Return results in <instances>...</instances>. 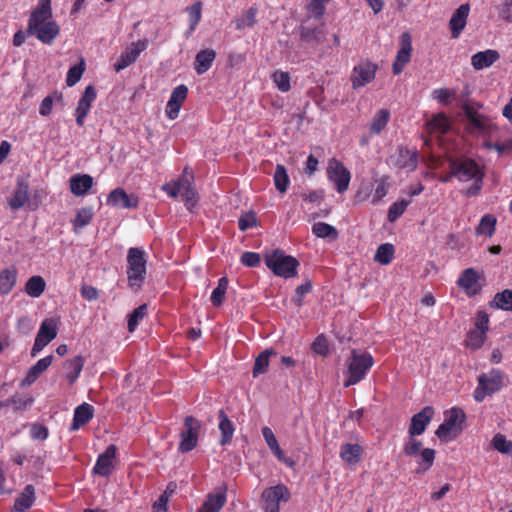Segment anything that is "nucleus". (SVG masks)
I'll return each instance as SVG.
<instances>
[{
  "instance_id": "obj_19",
  "label": "nucleus",
  "mask_w": 512,
  "mask_h": 512,
  "mask_svg": "<svg viewBox=\"0 0 512 512\" xmlns=\"http://www.w3.org/2000/svg\"><path fill=\"white\" fill-rule=\"evenodd\" d=\"M147 48V43L144 40H139L134 42L126 48V50L120 55L117 62L114 64V69L116 72H119L131 64H133L141 52H143Z\"/></svg>"
},
{
  "instance_id": "obj_5",
  "label": "nucleus",
  "mask_w": 512,
  "mask_h": 512,
  "mask_svg": "<svg viewBox=\"0 0 512 512\" xmlns=\"http://www.w3.org/2000/svg\"><path fill=\"white\" fill-rule=\"evenodd\" d=\"M147 255L138 247H131L127 252V280L133 289H139L146 277Z\"/></svg>"
},
{
  "instance_id": "obj_8",
  "label": "nucleus",
  "mask_w": 512,
  "mask_h": 512,
  "mask_svg": "<svg viewBox=\"0 0 512 512\" xmlns=\"http://www.w3.org/2000/svg\"><path fill=\"white\" fill-rule=\"evenodd\" d=\"M266 266L276 275L283 278H291L297 274L298 261L282 250L267 252L264 257Z\"/></svg>"
},
{
  "instance_id": "obj_41",
  "label": "nucleus",
  "mask_w": 512,
  "mask_h": 512,
  "mask_svg": "<svg viewBox=\"0 0 512 512\" xmlns=\"http://www.w3.org/2000/svg\"><path fill=\"white\" fill-rule=\"evenodd\" d=\"M66 378L70 384H73L79 377L83 366H84V358L82 356H75L71 359H68L65 364Z\"/></svg>"
},
{
  "instance_id": "obj_18",
  "label": "nucleus",
  "mask_w": 512,
  "mask_h": 512,
  "mask_svg": "<svg viewBox=\"0 0 512 512\" xmlns=\"http://www.w3.org/2000/svg\"><path fill=\"white\" fill-rule=\"evenodd\" d=\"M418 157L419 155L416 149L400 147L396 154L391 156L390 159L395 167L414 171L418 165Z\"/></svg>"
},
{
  "instance_id": "obj_48",
  "label": "nucleus",
  "mask_w": 512,
  "mask_h": 512,
  "mask_svg": "<svg viewBox=\"0 0 512 512\" xmlns=\"http://www.w3.org/2000/svg\"><path fill=\"white\" fill-rule=\"evenodd\" d=\"M276 352L272 349H266L262 353L258 355L255 359V364L253 368V377H258L261 374H264L269 366V358L271 355H275Z\"/></svg>"
},
{
  "instance_id": "obj_50",
  "label": "nucleus",
  "mask_w": 512,
  "mask_h": 512,
  "mask_svg": "<svg viewBox=\"0 0 512 512\" xmlns=\"http://www.w3.org/2000/svg\"><path fill=\"white\" fill-rule=\"evenodd\" d=\"M271 79H272L274 85L276 86V88L279 91H281L283 93H286V92L290 91V89H291V77H290V74L288 72H285V71H282V70H276L271 75Z\"/></svg>"
},
{
  "instance_id": "obj_27",
  "label": "nucleus",
  "mask_w": 512,
  "mask_h": 512,
  "mask_svg": "<svg viewBox=\"0 0 512 512\" xmlns=\"http://www.w3.org/2000/svg\"><path fill=\"white\" fill-rule=\"evenodd\" d=\"M469 11L470 6L468 4H462L453 13L449 21V28L453 38H458L465 28Z\"/></svg>"
},
{
  "instance_id": "obj_10",
  "label": "nucleus",
  "mask_w": 512,
  "mask_h": 512,
  "mask_svg": "<svg viewBox=\"0 0 512 512\" xmlns=\"http://www.w3.org/2000/svg\"><path fill=\"white\" fill-rule=\"evenodd\" d=\"M327 176L328 179L334 183L338 193H344L348 190L351 174L343 163L336 158H332L328 161Z\"/></svg>"
},
{
  "instance_id": "obj_62",
  "label": "nucleus",
  "mask_w": 512,
  "mask_h": 512,
  "mask_svg": "<svg viewBox=\"0 0 512 512\" xmlns=\"http://www.w3.org/2000/svg\"><path fill=\"white\" fill-rule=\"evenodd\" d=\"M257 225V218L254 212H247L243 214L238 220V227L241 231H246Z\"/></svg>"
},
{
  "instance_id": "obj_11",
  "label": "nucleus",
  "mask_w": 512,
  "mask_h": 512,
  "mask_svg": "<svg viewBox=\"0 0 512 512\" xmlns=\"http://www.w3.org/2000/svg\"><path fill=\"white\" fill-rule=\"evenodd\" d=\"M200 422L192 416H187L184 420V430L180 434V444L178 450L182 453L193 450L198 443L200 432Z\"/></svg>"
},
{
  "instance_id": "obj_29",
  "label": "nucleus",
  "mask_w": 512,
  "mask_h": 512,
  "mask_svg": "<svg viewBox=\"0 0 512 512\" xmlns=\"http://www.w3.org/2000/svg\"><path fill=\"white\" fill-rule=\"evenodd\" d=\"M29 184L23 178L17 180V186L8 204L13 211H17L28 202Z\"/></svg>"
},
{
  "instance_id": "obj_15",
  "label": "nucleus",
  "mask_w": 512,
  "mask_h": 512,
  "mask_svg": "<svg viewBox=\"0 0 512 512\" xmlns=\"http://www.w3.org/2000/svg\"><path fill=\"white\" fill-rule=\"evenodd\" d=\"M378 66L371 61H362L356 65L351 74V83L354 89L364 87L375 78Z\"/></svg>"
},
{
  "instance_id": "obj_31",
  "label": "nucleus",
  "mask_w": 512,
  "mask_h": 512,
  "mask_svg": "<svg viewBox=\"0 0 512 512\" xmlns=\"http://www.w3.org/2000/svg\"><path fill=\"white\" fill-rule=\"evenodd\" d=\"M451 127L450 119L445 113L440 112L433 115V117L427 121L425 129L429 134L442 135L448 132Z\"/></svg>"
},
{
  "instance_id": "obj_45",
  "label": "nucleus",
  "mask_w": 512,
  "mask_h": 512,
  "mask_svg": "<svg viewBox=\"0 0 512 512\" xmlns=\"http://www.w3.org/2000/svg\"><path fill=\"white\" fill-rule=\"evenodd\" d=\"M417 456H418V458L416 460V462L418 464L417 472L424 473V472L428 471L434 463L435 450L430 449V448H424L421 450L420 453H418Z\"/></svg>"
},
{
  "instance_id": "obj_13",
  "label": "nucleus",
  "mask_w": 512,
  "mask_h": 512,
  "mask_svg": "<svg viewBox=\"0 0 512 512\" xmlns=\"http://www.w3.org/2000/svg\"><path fill=\"white\" fill-rule=\"evenodd\" d=\"M457 285L469 297L479 294L484 286V279L474 268L465 269L457 280Z\"/></svg>"
},
{
  "instance_id": "obj_47",
  "label": "nucleus",
  "mask_w": 512,
  "mask_h": 512,
  "mask_svg": "<svg viewBox=\"0 0 512 512\" xmlns=\"http://www.w3.org/2000/svg\"><path fill=\"white\" fill-rule=\"evenodd\" d=\"M274 184L280 193H285L289 187L290 179L286 168L282 164H277L274 172Z\"/></svg>"
},
{
  "instance_id": "obj_49",
  "label": "nucleus",
  "mask_w": 512,
  "mask_h": 512,
  "mask_svg": "<svg viewBox=\"0 0 512 512\" xmlns=\"http://www.w3.org/2000/svg\"><path fill=\"white\" fill-rule=\"evenodd\" d=\"M394 253L395 249L392 244H381L376 250V253L374 255V261L381 265H387L393 260Z\"/></svg>"
},
{
  "instance_id": "obj_24",
  "label": "nucleus",
  "mask_w": 512,
  "mask_h": 512,
  "mask_svg": "<svg viewBox=\"0 0 512 512\" xmlns=\"http://www.w3.org/2000/svg\"><path fill=\"white\" fill-rule=\"evenodd\" d=\"M107 205L121 208H136L138 206V198L129 196L124 189L116 188L112 190L107 197Z\"/></svg>"
},
{
  "instance_id": "obj_34",
  "label": "nucleus",
  "mask_w": 512,
  "mask_h": 512,
  "mask_svg": "<svg viewBox=\"0 0 512 512\" xmlns=\"http://www.w3.org/2000/svg\"><path fill=\"white\" fill-rule=\"evenodd\" d=\"M94 414V408L88 403H83L76 407L73 416V422L71 425V430L76 431L86 423H88Z\"/></svg>"
},
{
  "instance_id": "obj_56",
  "label": "nucleus",
  "mask_w": 512,
  "mask_h": 512,
  "mask_svg": "<svg viewBox=\"0 0 512 512\" xmlns=\"http://www.w3.org/2000/svg\"><path fill=\"white\" fill-rule=\"evenodd\" d=\"M85 70L84 62L81 61L79 64L69 68L66 76V84L69 87L74 86L81 79Z\"/></svg>"
},
{
  "instance_id": "obj_44",
  "label": "nucleus",
  "mask_w": 512,
  "mask_h": 512,
  "mask_svg": "<svg viewBox=\"0 0 512 512\" xmlns=\"http://www.w3.org/2000/svg\"><path fill=\"white\" fill-rule=\"evenodd\" d=\"M312 233L318 238L336 240L339 236L337 229L325 222H317L312 226Z\"/></svg>"
},
{
  "instance_id": "obj_55",
  "label": "nucleus",
  "mask_w": 512,
  "mask_h": 512,
  "mask_svg": "<svg viewBox=\"0 0 512 512\" xmlns=\"http://www.w3.org/2000/svg\"><path fill=\"white\" fill-rule=\"evenodd\" d=\"M409 204V200H400L394 202L388 209V220L390 222H395L406 211Z\"/></svg>"
},
{
  "instance_id": "obj_61",
  "label": "nucleus",
  "mask_w": 512,
  "mask_h": 512,
  "mask_svg": "<svg viewBox=\"0 0 512 512\" xmlns=\"http://www.w3.org/2000/svg\"><path fill=\"white\" fill-rule=\"evenodd\" d=\"M415 437L416 436H409L408 441L404 445V453L407 456H417L422 450V442Z\"/></svg>"
},
{
  "instance_id": "obj_64",
  "label": "nucleus",
  "mask_w": 512,
  "mask_h": 512,
  "mask_svg": "<svg viewBox=\"0 0 512 512\" xmlns=\"http://www.w3.org/2000/svg\"><path fill=\"white\" fill-rule=\"evenodd\" d=\"M172 493L173 490H165L153 504V512H167V504Z\"/></svg>"
},
{
  "instance_id": "obj_46",
  "label": "nucleus",
  "mask_w": 512,
  "mask_h": 512,
  "mask_svg": "<svg viewBox=\"0 0 512 512\" xmlns=\"http://www.w3.org/2000/svg\"><path fill=\"white\" fill-rule=\"evenodd\" d=\"M491 446L497 452L503 455L512 454V441L509 440L504 434L496 433L491 439Z\"/></svg>"
},
{
  "instance_id": "obj_59",
  "label": "nucleus",
  "mask_w": 512,
  "mask_h": 512,
  "mask_svg": "<svg viewBox=\"0 0 512 512\" xmlns=\"http://www.w3.org/2000/svg\"><path fill=\"white\" fill-rule=\"evenodd\" d=\"M455 96V92L447 88H438L432 91V97L440 104H449L451 99Z\"/></svg>"
},
{
  "instance_id": "obj_3",
  "label": "nucleus",
  "mask_w": 512,
  "mask_h": 512,
  "mask_svg": "<svg viewBox=\"0 0 512 512\" xmlns=\"http://www.w3.org/2000/svg\"><path fill=\"white\" fill-rule=\"evenodd\" d=\"M161 189L171 198H176L181 194L188 210H192L198 202L197 192L194 187V175L187 167L184 168L181 176L176 181L165 183Z\"/></svg>"
},
{
  "instance_id": "obj_42",
  "label": "nucleus",
  "mask_w": 512,
  "mask_h": 512,
  "mask_svg": "<svg viewBox=\"0 0 512 512\" xmlns=\"http://www.w3.org/2000/svg\"><path fill=\"white\" fill-rule=\"evenodd\" d=\"M94 211L92 207H83L76 212V216L72 221L75 232L86 227L93 219Z\"/></svg>"
},
{
  "instance_id": "obj_52",
  "label": "nucleus",
  "mask_w": 512,
  "mask_h": 512,
  "mask_svg": "<svg viewBox=\"0 0 512 512\" xmlns=\"http://www.w3.org/2000/svg\"><path fill=\"white\" fill-rule=\"evenodd\" d=\"M486 338L487 334L473 329L468 333L465 344L467 347L477 350L483 346Z\"/></svg>"
},
{
  "instance_id": "obj_40",
  "label": "nucleus",
  "mask_w": 512,
  "mask_h": 512,
  "mask_svg": "<svg viewBox=\"0 0 512 512\" xmlns=\"http://www.w3.org/2000/svg\"><path fill=\"white\" fill-rule=\"evenodd\" d=\"M489 306L493 309L512 311V290L505 289L502 292L496 293Z\"/></svg>"
},
{
  "instance_id": "obj_17",
  "label": "nucleus",
  "mask_w": 512,
  "mask_h": 512,
  "mask_svg": "<svg viewBox=\"0 0 512 512\" xmlns=\"http://www.w3.org/2000/svg\"><path fill=\"white\" fill-rule=\"evenodd\" d=\"M227 501V486L221 485L208 493L197 512H219Z\"/></svg>"
},
{
  "instance_id": "obj_25",
  "label": "nucleus",
  "mask_w": 512,
  "mask_h": 512,
  "mask_svg": "<svg viewBox=\"0 0 512 512\" xmlns=\"http://www.w3.org/2000/svg\"><path fill=\"white\" fill-rule=\"evenodd\" d=\"M261 432H262L263 438H264L267 446L269 447V449L271 450L273 455L280 462H283L288 467H294L295 466V461L293 459L285 456V454L282 451V449L280 448V446L278 444V441H277L273 431L271 430V428L263 427Z\"/></svg>"
},
{
  "instance_id": "obj_21",
  "label": "nucleus",
  "mask_w": 512,
  "mask_h": 512,
  "mask_svg": "<svg viewBox=\"0 0 512 512\" xmlns=\"http://www.w3.org/2000/svg\"><path fill=\"white\" fill-rule=\"evenodd\" d=\"M116 452V446L113 444L109 445L106 450L98 456L93 472L104 477L109 476L114 468L113 463L116 457Z\"/></svg>"
},
{
  "instance_id": "obj_16",
  "label": "nucleus",
  "mask_w": 512,
  "mask_h": 512,
  "mask_svg": "<svg viewBox=\"0 0 512 512\" xmlns=\"http://www.w3.org/2000/svg\"><path fill=\"white\" fill-rule=\"evenodd\" d=\"M412 51L413 46L410 33H402L399 41V49L392 65V71L395 75H399L410 62Z\"/></svg>"
},
{
  "instance_id": "obj_7",
  "label": "nucleus",
  "mask_w": 512,
  "mask_h": 512,
  "mask_svg": "<svg viewBox=\"0 0 512 512\" xmlns=\"http://www.w3.org/2000/svg\"><path fill=\"white\" fill-rule=\"evenodd\" d=\"M506 375L499 369H491L486 373L478 376V385L473 392V397L476 402H482L487 396L501 390L505 385Z\"/></svg>"
},
{
  "instance_id": "obj_58",
  "label": "nucleus",
  "mask_w": 512,
  "mask_h": 512,
  "mask_svg": "<svg viewBox=\"0 0 512 512\" xmlns=\"http://www.w3.org/2000/svg\"><path fill=\"white\" fill-rule=\"evenodd\" d=\"M388 182L386 177H382L375 180V189L373 194L372 202L378 203L388 193Z\"/></svg>"
},
{
  "instance_id": "obj_33",
  "label": "nucleus",
  "mask_w": 512,
  "mask_h": 512,
  "mask_svg": "<svg viewBox=\"0 0 512 512\" xmlns=\"http://www.w3.org/2000/svg\"><path fill=\"white\" fill-rule=\"evenodd\" d=\"M69 183L75 196H83L92 188L93 178L88 174H76L70 178Z\"/></svg>"
},
{
  "instance_id": "obj_54",
  "label": "nucleus",
  "mask_w": 512,
  "mask_h": 512,
  "mask_svg": "<svg viewBox=\"0 0 512 512\" xmlns=\"http://www.w3.org/2000/svg\"><path fill=\"white\" fill-rule=\"evenodd\" d=\"M187 12L189 14V33L194 32L196 29V26L201 20V14H202V4L201 2H195L192 6L187 8Z\"/></svg>"
},
{
  "instance_id": "obj_36",
  "label": "nucleus",
  "mask_w": 512,
  "mask_h": 512,
  "mask_svg": "<svg viewBox=\"0 0 512 512\" xmlns=\"http://www.w3.org/2000/svg\"><path fill=\"white\" fill-rule=\"evenodd\" d=\"M18 270L8 267L0 271V295H8L17 283Z\"/></svg>"
},
{
  "instance_id": "obj_43",
  "label": "nucleus",
  "mask_w": 512,
  "mask_h": 512,
  "mask_svg": "<svg viewBox=\"0 0 512 512\" xmlns=\"http://www.w3.org/2000/svg\"><path fill=\"white\" fill-rule=\"evenodd\" d=\"M390 119V112L387 109H380L372 118L370 125L371 134H380L387 126Z\"/></svg>"
},
{
  "instance_id": "obj_9",
  "label": "nucleus",
  "mask_w": 512,
  "mask_h": 512,
  "mask_svg": "<svg viewBox=\"0 0 512 512\" xmlns=\"http://www.w3.org/2000/svg\"><path fill=\"white\" fill-rule=\"evenodd\" d=\"M290 499L289 489L283 485L278 484L266 488L262 493V501L265 512H279L280 503L287 502Z\"/></svg>"
},
{
  "instance_id": "obj_30",
  "label": "nucleus",
  "mask_w": 512,
  "mask_h": 512,
  "mask_svg": "<svg viewBox=\"0 0 512 512\" xmlns=\"http://www.w3.org/2000/svg\"><path fill=\"white\" fill-rule=\"evenodd\" d=\"M499 58L500 55L498 51L494 49H487L472 55L471 65L475 70H482L493 65Z\"/></svg>"
},
{
  "instance_id": "obj_2",
  "label": "nucleus",
  "mask_w": 512,
  "mask_h": 512,
  "mask_svg": "<svg viewBox=\"0 0 512 512\" xmlns=\"http://www.w3.org/2000/svg\"><path fill=\"white\" fill-rule=\"evenodd\" d=\"M449 168L451 176H454L460 182H472L464 191L467 197L477 195L483 186L484 168L471 158H449Z\"/></svg>"
},
{
  "instance_id": "obj_39",
  "label": "nucleus",
  "mask_w": 512,
  "mask_h": 512,
  "mask_svg": "<svg viewBox=\"0 0 512 512\" xmlns=\"http://www.w3.org/2000/svg\"><path fill=\"white\" fill-rule=\"evenodd\" d=\"M46 289V282L40 275L30 277L25 283L24 291L32 298H39Z\"/></svg>"
},
{
  "instance_id": "obj_6",
  "label": "nucleus",
  "mask_w": 512,
  "mask_h": 512,
  "mask_svg": "<svg viewBox=\"0 0 512 512\" xmlns=\"http://www.w3.org/2000/svg\"><path fill=\"white\" fill-rule=\"evenodd\" d=\"M444 422L436 429V436L443 442L458 437L464 429L465 412L459 407H452L444 412Z\"/></svg>"
},
{
  "instance_id": "obj_38",
  "label": "nucleus",
  "mask_w": 512,
  "mask_h": 512,
  "mask_svg": "<svg viewBox=\"0 0 512 512\" xmlns=\"http://www.w3.org/2000/svg\"><path fill=\"white\" fill-rule=\"evenodd\" d=\"M497 218L492 214H485L481 217L479 224L475 228L476 236H486L491 238L496 230Z\"/></svg>"
},
{
  "instance_id": "obj_60",
  "label": "nucleus",
  "mask_w": 512,
  "mask_h": 512,
  "mask_svg": "<svg viewBox=\"0 0 512 512\" xmlns=\"http://www.w3.org/2000/svg\"><path fill=\"white\" fill-rule=\"evenodd\" d=\"M256 15L257 9L255 7H250L246 13L242 16L237 24L238 29H243L245 27H251L256 23Z\"/></svg>"
},
{
  "instance_id": "obj_28",
  "label": "nucleus",
  "mask_w": 512,
  "mask_h": 512,
  "mask_svg": "<svg viewBox=\"0 0 512 512\" xmlns=\"http://www.w3.org/2000/svg\"><path fill=\"white\" fill-rule=\"evenodd\" d=\"M52 361V355L39 359L36 364L30 367V369L27 371L25 377L21 380L20 386H31L39 378V376L49 368V366L52 364Z\"/></svg>"
},
{
  "instance_id": "obj_63",
  "label": "nucleus",
  "mask_w": 512,
  "mask_h": 512,
  "mask_svg": "<svg viewBox=\"0 0 512 512\" xmlns=\"http://www.w3.org/2000/svg\"><path fill=\"white\" fill-rule=\"evenodd\" d=\"M511 7L512 0H502V3L497 6L499 17L507 23L512 22Z\"/></svg>"
},
{
  "instance_id": "obj_32",
  "label": "nucleus",
  "mask_w": 512,
  "mask_h": 512,
  "mask_svg": "<svg viewBox=\"0 0 512 512\" xmlns=\"http://www.w3.org/2000/svg\"><path fill=\"white\" fill-rule=\"evenodd\" d=\"M35 501V488L33 485H27L16 498L12 512H27Z\"/></svg>"
},
{
  "instance_id": "obj_22",
  "label": "nucleus",
  "mask_w": 512,
  "mask_h": 512,
  "mask_svg": "<svg viewBox=\"0 0 512 512\" xmlns=\"http://www.w3.org/2000/svg\"><path fill=\"white\" fill-rule=\"evenodd\" d=\"M434 409L432 406H425L420 412L415 414L411 419L408 430L409 436H419L424 433L426 427L432 420Z\"/></svg>"
},
{
  "instance_id": "obj_51",
  "label": "nucleus",
  "mask_w": 512,
  "mask_h": 512,
  "mask_svg": "<svg viewBox=\"0 0 512 512\" xmlns=\"http://www.w3.org/2000/svg\"><path fill=\"white\" fill-rule=\"evenodd\" d=\"M228 288V279L222 277L218 280V284L211 294V302L214 306H220L223 303L224 296Z\"/></svg>"
},
{
  "instance_id": "obj_53",
  "label": "nucleus",
  "mask_w": 512,
  "mask_h": 512,
  "mask_svg": "<svg viewBox=\"0 0 512 512\" xmlns=\"http://www.w3.org/2000/svg\"><path fill=\"white\" fill-rule=\"evenodd\" d=\"M147 315V305L137 307L128 317V330L134 332L139 322Z\"/></svg>"
},
{
  "instance_id": "obj_35",
  "label": "nucleus",
  "mask_w": 512,
  "mask_h": 512,
  "mask_svg": "<svg viewBox=\"0 0 512 512\" xmlns=\"http://www.w3.org/2000/svg\"><path fill=\"white\" fill-rule=\"evenodd\" d=\"M216 58V52L212 49L201 50L196 54L194 69L198 75L206 73Z\"/></svg>"
},
{
  "instance_id": "obj_23",
  "label": "nucleus",
  "mask_w": 512,
  "mask_h": 512,
  "mask_svg": "<svg viewBox=\"0 0 512 512\" xmlns=\"http://www.w3.org/2000/svg\"><path fill=\"white\" fill-rule=\"evenodd\" d=\"M96 99V91L93 86H87L78 101L75 109L76 123L83 126L84 119L88 115L93 101Z\"/></svg>"
},
{
  "instance_id": "obj_37",
  "label": "nucleus",
  "mask_w": 512,
  "mask_h": 512,
  "mask_svg": "<svg viewBox=\"0 0 512 512\" xmlns=\"http://www.w3.org/2000/svg\"><path fill=\"white\" fill-rule=\"evenodd\" d=\"M218 418V429L221 432L220 444L222 446H225L232 441L235 432V427L233 422L229 419V417L223 410L219 411Z\"/></svg>"
},
{
  "instance_id": "obj_4",
  "label": "nucleus",
  "mask_w": 512,
  "mask_h": 512,
  "mask_svg": "<svg viewBox=\"0 0 512 512\" xmlns=\"http://www.w3.org/2000/svg\"><path fill=\"white\" fill-rule=\"evenodd\" d=\"M373 365L374 358L370 353L353 349L346 360L344 386L349 387L362 381Z\"/></svg>"
},
{
  "instance_id": "obj_20",
  "label": "nucleus",
  "mask_w": 512,
  "mask_h": 512,
  "mask_svg": "<svg viewBox=\"0 0 512 512\" xmlns=\"http://www.w3.org/2000/svg\"><path fill=\"white\" fill-rule=\"evenodd\" d=\"M188 88L186 85H178L175 87L167 102L165 113L170 120L178 117L183 102L187 98Z\"/></svg>"
},
{
  "instance_id": "obj_26",
  "label": "nucleus",
  "mask_w": 512,
  "mask_h": 512,
  "mask_svg": "<svg viewBox=\"0 0 512 512\" xmlns=\"http://www.w3.org/2000/svg\"><path fill=\"white\" fill-rule=\"evenodd\" d=\"M363 454V447L358 443H344L340 447L339 456L349 467H356Z\"/></svg>"
},
{
  "instance_id": "obj_12",
  "label": "nucleus",
  "mask_w": 512,
  "mask_h": 512,
  "mask_svg": "<svg viewBox=\"0 0 512 512\" xmlns=\"http://www.w3.org/2000/svg\"><path fill=\"white\" fill-rule=\"evenodd\" d=\"M57 336V323L52 318L44 319L37 332L31 356H37Z\"/></svg>"
},
{
  "instance_id": "obj_1",
  "label": "nucleus",
  "mask_w": 512,
  "mask_h": 512,
  "mask_svg": "<svg viewBox=\"0 0 512 512\" xmlns=\"http://www.w3.org/2000/svg\"><path fill=\"white\" fill-rule=\"evenodd\" d=\"M60 31V25L53 19L51 0H38L28 18V35L34 36L45 45H52Z\"/></svg>"
},
{
  "instance_id": "obj_57",
  "label": "nucleus",
  "mask_w": 512,
  "mask_h": 512,
  "mask_svg": "<svg viewBox=\"0 0 512 512\" xmlns=\"http://www.w3.org/2000/svg\"><path fill=\"white\" fill-rule=\"evenodd\" d=\"M328 2L327 0H310L307 4V11L312 17L320 19L325 14L326 4Z\"/></svg>"
},
{
  "instance_id": "obj_14",
  "label": "nucleus",
  "mask_w": 512,
  "mask_h": 512,
  "mask_svg": "<svg viewBox=\"0 0 512 512\" xmlns=\"http://www.w3.org/2000/svg\"><path fill=\"white\" fill-rule=\"evenodd\" d=\"M464 112L471 124L470 131L490 134L497 129V126L485 115L481 114L478 109L472 105H465Z\"/></svg>"
}]
</instances>
